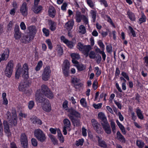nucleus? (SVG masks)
Returning a JSON list of instances; mask_svg holds the SVG:
<instances>
[{
  "label": "nucleus",
  "instance_id": "f257e3e1",
  "mask_svg": "<svg viewBox=\"0 0 148 148\" xmlns=\"http://www.w3.org/2000/svg\"><path fill=\"white\" fill-rule=\"evenodd\" d=\"M68 112L69 113L68 116L73 125L76 127L80 126V122L78 118H81L80 114L72 108H69L68 110Z\"/></svg>",
  "mask_w": 148,
  "mask_h": 148
},
{
  "label": "nucleus",
  "instance_id": "f03ea898",
  "mask_svg": "<svg viewBox=\"0 0 148 148\" xmlns=\"http://www.w3.org/2000/svg\"><path fill=\"white\" fill-rule=\"evenodd\" d=\"M28 66L26 63H25L23 67V77L25 79L22 81L19 84L18 86L19 90L22 91L24 90L25 88L29 86V83L27 80L29 77L28 74Z\"/></svg>",
  "mask_w": 148,
  "mask_h": 148
},
{
  "label": "nucleus",
  "instance_id": "7ed1b4c3",
  "mask_svg": "<svg viewBox=\"0 0 148 148\" xmlns=\"http://www.w3.org/2000/svg\"><path fill=\"white\" fill-rule=\"evenodd\" d=\"M17 119H16V120H15L14 118H12V120L9 121V123L7 121L5 120L3 121V125L4 131L7 135L8 136H10L11 134L9 128V126H10V127L16 126L17 124Z\"/></svg>",
  "mask_w": 148,
  "mask_h": 148
},
{
  "label": "nucleus",
  "instance_id": "20e7f679",
  "mask_svg": "<svg viewBox=\"0 0 148 148\" xmlns=\"http://www.w3.org/2000/svg\"><path fill=\"white\" fill-rule=\"evenodd\" d=\"M39 93L49 99H52L53 97V95L52 92L46 85L44 84L41 86L40 92Z\"/></svg>",
  "mask_w": 148,
  "mask_h": 148
},
{
  "label": "nucleus",
  "instance_id": "39448f33",
  "mask_svg": "<svg viewBox=\"0 0 148 148\" xmlns=\"http://www.w3.org/2000/svg\"><path fill=\"white\" fill-rule=\"evenodd\" d=\"M34 134L37 139L41 142L45 141L46 136L43 132L40 129H37L34 131Z\"/></svg>",
  "mask_w": 148,
  "mask_h": 148
},
{
  "label": "nucleus",
  "instance_id": "423d86ee",
  "mask_svg": "<svg viewBox=\"0 0 148 148\" xmlns=\"http://www.w3.org/2000/svg\"><path fill=\"white\" fill-rule=\"evenodd\" d=\"M14 66V64L13 60L10 61L8 63L5 71V75L7 77H11L12 73Z\"/></svg>",
  "mask_w": 148,
  "mask_h": 148
},
{
  "label": "nucleus",
  "instance_id": "0eeeda50",
  "mask_svg": "<svg viewBox=\"0 0 148 148\" xmlns=\"http://www.w3.org/2000/svg\"><path fill=\"white\" fill-rule=\"evenodd\" d=\"M35 97L36 101L38 103H41L42 104L45 103H47L49 101L45 97L44 95L38 93V90L37 91L35 94Z\"/></svg>",
  "mask_w": 148,
  "mask_h": 148
},
{
  "label": "nucleus",
  "instance_id": "6e6552de",
  "mask_svg": "<svg viewBox=\"0 0 148 148\" xmlns=\"http://www.w3.org/2000/svg\"><path fill=\"white\" fill-rule=\"evenodd\" d=\"M51 71L49 66L46 67L44 69L42 75V79L45 81L48 80L50 78Z\"/></svg>",
  "mask_w": 148,
  "mask_h": 148
},
{
  "label": "nucleus",
  "instance_id": "1a4fd4ad",
  "mask_svg": "<svg viewBox=\"0 0 148 148\" xmlns=\"http://www.w3.org/2000/svg\"><path fill=\"white\" fill-rule=\"evenodd\" d=\"M20 141L22 147L23 148H28L27 137L25 134L22 133L21 134Z\"/></svg>",
  "mask_w": 148,
  "mask_h": 148
},
{
  "label": "nucleus",
  "instance_id": "9d476101",
  "mask_svg": "<svg viewBox=\"0 0 148 148\" xmlns=\"http://www.w3.org/2000/svg\"><path fill=\"white\" fill-rule=\"evenodd\" d=\"M33 35L31 36L30 34L27 33L22 37L21 38L22 42L25 44L28 43L30 42L31 40L34 38Z\"/></svg>",
  "mask_w": 148,
  "mask_h": 148
},
{
  "label": "nucleus",
  "instance_id": "9b49d317",
  "mask_svg": "<svg viewBox=\"0 0 148 148\" xmlns=\"http://www.w3.org/2000/svg\"><path fill=\"white\" fill-rule=\"evenodd\" d=\"M14 36L15 39L18 40L20 39L21 37L22 33L20 31L19 27L18 25H15L14 29Z\"/></svg>",
  "mask_w": 148,
  "mask_h": 148
},
{
  "label": "nucleus",
  "instance_id": "f8f14e48",
  "mask_svg": "<svg viewBox=\"0 0 148 148\" xmlns=\"http://www.w3.org/2000/svg\"><path fill=\"white\" fill-rule=\"evenodd\" d=\"M20 11L22 14L24 16L27 14V8L26 3L25 2L22 4L20 8Z\"/></svg>",
  "mask_w": 148,
  "mask_h": 148
},
{
  "label": "nucleus",
  "instance_id": "ddd939ff",
  "mask_svg": "<svg viewBox=\"0 0 148 148\" xmlns=\"http://www.w3.org/2000/svg\"><path fill=\"white\" fill-rule=\"evenodd\" d=\"M98 118L100 120L101 125L108 122L106 117L104 114L102 112H100L98 114Z\"/></svg>",
  "mask_w": 148,
  "mask_h": 148
},
{
  "label": "nucleus",
  "instance_id": "4468645a",
  "mask_svg": "<svg viewBox=\"0 0 148 148\" xmlns=\"http://www.w3.org/2000/svg\"><path fill=\"white\" fill-rule=\"evenodd\" d=\"M96 137L97 138L98 145L101 147L107 148V145L106 142L99 136H96Z\"/></svg>",
  "mask_w": 148,
  "mask_h": 148
},
{
  "label": "nucleus",
  "instance_id": "2eb2a0df",
  "mask_svg": "<svg viewBox=\"0 0 148 148\" xmlns=\"http://www.w3.org/2000/svg\"><path fill=\"white\" fill-rule=\"evenodd\" d=\"M102 127L105 132L108 134H110L111 131L110 125L108 122L101 125Z\"/></svg>",
  "mask_w": 148,
  "mask_h": 148
},
{
  "label": "nucleus",
  "instance_id": "dca6fc26",
  "mask_svg": "<svg viewBox=\"0 0 148 148\" xmlns=\"http://www.w3.org/2000/svg\"><path fill=\"white\" fill-rule=\"evenodd\" d=\"M42 105V109L45 111L49 112L51 110V104L49 101L47 103H45Z\"/></svg>",
  "mask_w": 148,
  "mask_h": 148
},
{
  "label": "nucleus",
  "instance_id": "f3484780",
  "mask_svg": "<svg viewBox=\"0 0 148 148\" xmlns=\"http://www.w3.org/2000/svg\"><path fill=\"white\" fill-rule=\"evenodd\" d=\"M91 122L92 123V124L93 127L95 130L98 133H99V128L98 125H99V124L96 120L94 119H92Z\"/></svg>",
  "mask_w": 148,
  "mask_h": 148
},
{
  "label": "nucleus",
  "instance_id": "a211bd4d",
  "mask_svg": "<svg viewBox=\"0 0 148 148\" xmlns=\"http://www.w3.org/2000/svg\"><path fill=\"white\" fill-rule=\"evenodd\" d=\"M29 32L28 34H30L31 36L33 35L34 37L36 32V28L35 26H31L28 27Z\"/></svg>",
  "mask_w": 148,
  "mask_h": 148
},
{
  "label": "nucleus",
  "instance_id": "6ab92c4d",
  "mask_svg": "<svg viewBox=\"0 0 148 148\" xmlns=\"http://www.w3.org/2000/svg\"><path fill=\"white\" fill-rule=\"evenodd\" d=\"M73 25V21H69L66 23L64 25V27L68 30L70 31L72 29Z\"/></svg>",
  "mask_w": 148,
  "mask_h": 148
},
{
  "label": "nucleus",
  "instance_id": "aec40b11",
  "mask_svg": "<svg viewBox=\"0 0 148 148\" xmlns=\"http://www.w3.org/2000/svg\"><path fill=\"white\" fill-rule=\"evenodd\" d=\"M6 52H4L2 54L0 59H1L2 60H6L8 57L9 51L8 49L5 50Z\"/></svg>",
  "mask_w": 148,
  "mask_h": 148
},
{
  "label": "nucleus",
  "instance_id": "412c9836",
  "mask_svg": "<svg viewBox=\"0 0 148 148\" xmlns=\"http://www.w3.org/2000/svg\"><path fill=\"white\" fill-rule=\"evenodd\" d=\"M55 12L54 8L52 7H50L48 10L49 16L52 18H53L55 16Z\"/></svg>",
  "mask_w": 148,
  "mask_h": 148
},
{
  "label": "nucleus",
  "instance_id": "4be33fe9",
  "mask_svg": "<svg viewBox=\"0 0 148 148\" xmlns=\"http://www.w3.org/2000/svg\"><path fill=\"white\" fill-rule=\"evenodd\" d=\"M116 135L118 139L120 140V141L122 143H125V139L124 137L121 134L119 131H118Z\"/></svg>",
  "mask_w": 148,
  "mask_h": 148
},
{
  "label": "nucleus",
  "instance_id": "5701e85b",
  "mask_svg": "<svg viewBox=\"0 0 148 148\" xmlns=\"http://www.w3.org/2000/svg\"><path fill=\"white\" fill-rule=\"evenodd\" d=\"M30 119L32 123L34 124H37L40 125L42 124V121L36 117L32 118H31Z\"/></svg>",
  "mask_w": 148,
  "mask_h": 148
},
{
  "label": "nucleus",
  "instance_id": "b1692460",
  "mask_svg": "<svg viewBox=\"0 0 148 148\" xmlns=\"http://www.w3.org/2000/svg\"><path fill=\"white\" fill-rule=\"evenodd\" d=\"M84 15L81 14V13L79 12H77L75 15L76 20L77 22H80L81 20L82 19L83 17V16Z\"/></svg>",
  "mask_w": 148,
  "mask_h": 148
},
{
  "label": "nucleus",
  "instance_id": "393cba45",
  "mask_svg": "<svg viewBox=\"0 0 148 148\" xmlns=\"http://www.w3.org/2000/svg\"><path fill=\"white\" fill-rule=\"evenodd\" d=\"M127 14L130 19L132 21H135L136 20L135 16L134 14L129 11L127 12Z\"/></svg>",
  "mask_w": 148,
  "mask_h": 148
},
{
  "label": "nucleus",
  "instance_id": "a878e982",
  "mask_svg": "<svg viewBox=\"0 0 148 148\" xmlns=\"http://www.w3.org/2000/svg\"><path fill=\"white\" fill-rule=\"evenodd\" d=\"M37 6L34 5V12L37 14L40 12L42 9V7L41 6Z\"/></svg>",
  "mask_w": 148,
  "mask_h": 148
},
{
  "label": "nucleus",
  "instance_id": "bb28decb",
  "mask_svg": "<svg viewBox=\"0 0 148 148\" xmlns=\"http://www.w3.org/2000/svg\"><path fill=\"white\" fill-rule=\"evenodd\" d=\"M136 112L138 118L140 119H143V116L142 114L141 110L138 108L136 109Z\"/></svg>",
  "mask_w": 148,
  "mask_h": 148
},
{
  "label": "nucleus",
  "instance_id": "cd10ccee",
  "mask_svg": "<svg viewBox=\"0 0 148 148\" xmlns=\"http://www.w3.org/2000/svg\"><path fill=\"white\" fill-rule=\"evenodd\" d=\"M23 69H22L20 67L18 68L15 73V77L16 79H18L19 78L21 72L23 74Z\"/></svg>",
  "mask_w": 148,
  "mask_h": 148
},
{
  "label": "nucleus",
  "instance_id": "c85d7f7f",
  "mask_svg": "<svg viewBox=\"0 0 148 148\" xmlns=\"http://www.w3.org/2000/svg\"><path fill=\"white\" fill-rule=\"evenodd\" d=\"M80 80V79L78 78H77L76 77H74L72 78L71 81L74 84L77 83V84H76L75 85V86H81V85L82 84L81 83H80L79 84L78 83L79 82Z\"/></svg>",
  "mask_w": 148,
  "mask_h": 148
},
{
  "label": "nucleus",
  "instance_id": "c756f323",
  "mask_svg": "<svg viewBox=\"0 0 148 148\" xmlns=\"http://www.w3.org/2000/svg\"><path fill=\"white\" fill-rule=\"evenodd\" d=\"M63 123L65 125L64 126L66 127H70L71 126V122L70 121L67 119H65L63 120Z\"/></svg>",
  "mask_w": 148,
  "mask_h": 148
},
{
  "label": "nucleus",
  "instance_id": "7c9ffc66",
  "mask_svg": "<svg viewBox=\"0 0 148 148\" xmlns=\"http://www.w3.org/2000/svg\"><path fill=\"white\" fill-rule=\"evenodd\" d=\"M11 112L12 118H14L15 120H16V119H17L16 110L14 108H12Z\"/></svg>",
  "mask_w": 148,
  "mask_h": 148
},
{
  "label": "nucleus",
  "instance_id": "2f4dec72",
  "mask_svg": "<svg viewBox=\"0 0 148 148\" xmlns=\"http://www.w3.org/2000/svg\"><path fill=\"white\" fill-rule=\"evenodd\" d=\"M90 13L91 15L92 18L93 19V22H95L96 20V12L93 10H92L90 11Z\"/></svg>",
  "mask_w": 148,
  "mask_h": 148
},
{
  "label": "nucleus",
  "instance_id": "473e14b6",
  "mask_svg": "<svg viewBox=\"0 0 148 148\" xmlns=\"http://www.w3.org/2000/svg\"><path fill=\"white\" fill-rule=\"evenodd\" d=\"M79 32L82 34H84L86 32V29L85 26L83 25H81L79 27Z\"/></svg>",
  "mask_w": 148,
  "mask_h": 148
},
{
  "label": "nucleus",
  "instance_id": "72a5a7b5",
  "mask_svg": "<svg viewBox=\"0 0 148 148\" xmlns=\"http://www.w3.org/2000/svg\"><path fill=\"white\" fill-rule=\"evenodd\" d=\"M42 62L41 61H39L37 65L35 68V70L36 71H39L42 67Z\"/></svg>",
  "mask_w": 148,
  "mask_h": 148
},
{
  "label": "nucleus",
  "instance_id": "f704fd0d",
  "mask_svg": "<svg viewBox=\"0 0 148 148\" xmlns=\"http://www.w3.org/2000/svg\"><path fill=\"white\" fill-rule=\"evenodd\" d=\"M146 17L144 14H142L141 15V17L139 19V21L140 22V24H141L143 22L146 21Z\"/></svg>",
  "mask_w": 148,
  "mask_h": 148
},
{
  "label": "nucleus",
  "instance_id": "c9c22d12",
  "mask_svg": "<svg viewBox=\"0 0 148 148\" xmlns=\"http://www.w3.org/2000/svg\"><path fill=\"white\" fill-rule=\"evenodd\" d=\"M77 67L78 70L80 71H82L85 69L84 66L82 64H78L76 65Z\"/></svg>",
  "mask_w": 148,
  "mask_h": 148
},
{
  "label": "nucleus",
  "instance_id": "e433bc0d",
  "mask_svg": "<svg viewBox=\"0 0 148 148\" xmlns=\"http://www.w3.org/2000/svg\"><path fill=\"white\" fill-rule=\"evenodd\" d=\"M64 67L63 69H69V63L67 60H65L64 62L63 63Z\"/></svg>",
  "mask_w": 148,
  "mask_h": 148
},
{
  "label": "nucleus",
  "instance_id": "4c0bfd02",
  "mask_svg": "<svg viewBox=\"0 0 148 148\" xmlns=\"http://www.w3.org/2000/svg\"><path fill=\"white\" fill-rule=\"evenodd\" d=\"M91 49V47L90 45L84 46V49L82 51L84 52H89Z\"/></svg>",
  "mask_w": 148,
  "mask_h": 148
},
{
  "label": "nucleus",
  "instance_id": "58836bf2",
  "mask_svg": "<svg viewBox=\"0 0 148 148\" xmlns=\"http://www.w3.org/2000/svg\"><path fill=\"white\" fill-rule=\"evenodd\" d=\"M136 145L139 148H143L144 145L143 142L139 140H137L136 141Z\"/></svg>",
  "mask_w": 148,
  "mask_h": 148
},
{
  "label": "nucleus",
  "instance_id": "ea45409f",
  "mask_svg": "<svg viewBox=\"0 0 148 148\" xmlns=\"http://www.w3.org/2000/svg\"><path fill=\"white\" fill-rule=\"evenodd\" d=\"M71 57L72 59L78 60L80 58L79 55L77 53H73L71 54Z\"/></svg>",
  "mask_w": 148,
  "mask_h": 148
},
{
  "label": "nucleus",
  "instance_id": "a19ab883",
  "mask_svg": "<svg viewBox=\"0 0 148 148\" xmlns=\"http://www.w3.org/2000/svg\"><path fill=\"white\" fill-rule=\"evenodd\" d=\"M68 47L71 48H72L73 46V44L74 43L72 41H69V40L65 43Z\"/></svg>",
  "mask_w": 148,
  "mask_h": 148
},
{
  "label": "nucleus",
  "instance_id": "79ce46f5",
  "mask_svg": "<svg viewBox=\"0 0 148 148\" xmlns=\"http://www.w3.org/2000/svg\"><path fill=\"white\" fill-rule=\"evenodd\" d=\"M49 137L54 145L57 143V140L54 136L51 134H50L49 135Z\"/></svg>",
  "mask_w": 148,
  "mask_h": 148
},
{
  "label": "nucleus",
  "instance_id": "37998d69",
  "mask_svg": "<svg viewBox=\"0 0 148 148\" xmlns=\"http://www.w3.org/2000/svg\"><path fill=\"white\" fill-rule=\"evenodd\" d=\"M80 103L84 107H86L87 106V103L85 99L84 98L81 99L80 100Z\"/></svg>",
  "mask_w": 148,
  "mask_h": 148
},
{
  "label": "nucleus",
  "instance_id": "c03bdc74",
  "mask_svg": "<svg viewBox=\"0 0 148 148\" xmlns=\"http://www.w3.org/2000/svg\"><path fill=\"white\" fill-rule=\"evenodd\" d=\"M50 29L51 31H54L56 28V27L54 25V23L53 22L51 21L50 24Z\"/></svg>",
  "mask_w": 148,
  "mask_h": 148
},
{
  "label": "nucleus",
  "instance_id": "a18cd8bd",
  "mask_svg": "<svg viewBox=\"0 0 148 148\" xmlns=\"http://www.w3.org/2000/svg\"><path fill=\"white\" fill-rule=\"evenodd\" d=\"M106 49L107 52L110 53H111L112 51V47L111 45H107Z\"/></svg>",
  "mask_w": 148,
  "mask_h": 148
},
{
  "label": "nucleus",
  "instance_id": "49530a36",
  "mask_svg": "<svg viewBox=\"0 0 148 148\" xmlns=\"http://www.w3.org/2000/svg\"><path fill=\"white\" fill-rule=\"evenodd\" d=\"M34 105V101H31L28 103V107L29 109L31 110L33 107Z\"/></svg>",
  "mask_w": 148,
  "mask_h": 148
},
{
  "label": "nucleus",
  "instance_id": "de8ad7c7",
  "mask_svg": "<svg viewBox=\"0 0 148 148\" xmlns=\"http://www.w3.org/2000/svg\"><path fill=\"white\" fill-rule=\"evenodd\" d=\"M98 45L100 48L102 49V50H103L105 49V46L101 40H99L98 42Z\"/></svg>",
  "mask_w": 148,
  "mask_h": 148
},
{
  "label": "nucleus",
  "instance_id": "09e8293b",
  "mask_svg": "<svg viewBox=\"0 0 148 148\" xmlns=\"http://www.w3.org/2000/svg\"><path fill=\"white\" fill-rule=\"evenodd\" d=\"M46 42L48 45L49 49H52V46L50 40L49 39L47 40L46 41Z\"/></svg>",
  "mask_w": 148,
  "mask_h": 148
},
{
  "label": "nucleus",
  "instance_id": "8fccbe9b",
  "mask_svg": "<svg viewBox=\"0 0 148 148\" xmlns=\"http://www.w3.org/2000/svg\"><path fill=\"white\" fill-rule=\"evenodd\" d=\"M115 123L113 121H111L110 125L112 130V131L114 133L115 132Z\"/></svg>",
  "mask_w": 148,
  "mask_h": 148
},
{
  "label": "nucleus",
  "instance_id": "3c124183",
  "mask_svg": "<svg viewBox=\"0 0 148 148\" xmlns=\"http://www.w3.org/2000/svg\"><path fill=\"white\" fill-rule=\"evenodd\" d=\"M95 53L93 51H91L90 52L89 56L91 59H95Z\"/></svg>",
  "mask_w": 148,
  "mask_h": 148
},
{
  "label": "nucleus",
  "instance_id": "603ef678",
  "mask_svg": "<svg viewBox=\"0 0 148 148\" xmlns=\"http://www.w3.org/2000/svg\"><path fill=\"white\" fill-rule=\"evenodd\" d=\"M84 140L83 139H79L78 141H77L76 143V145L77 146L79 145H82L83 144Z\"/></svg>",
  "mask_w": 148,
  "mask_h": 148
},
{
  "label": "nucleus",
  "instance_id": "864d4df0",
  "mask_svg": "<svg viewBox=\"0 0 148 148\" xmlns=\"http://www.w3.org/2000/svg\"><path fill=\"white\" fill-rule=\"evenodd\" d=\"M102 104L101 103H98L97 104L94 103L93 104V107L96 109L100 108L101 107Z\"/></svg>",
  "mask_w": 148,
  "mask_h": 148
},
{
  "label": "nucleus",
  "instance_id": "5fc2aeb1",
  "mask_svg": "<svg viewBox=\"0 0 148 148\" xmlns=\"http://www.w3.org/2000/svg\"><path fill=\"white\" fill-rule=\"evenodd\" d=\"M129 29L130 30L131 33L132 34L133 36L134 37L136 36V34L135 32L133 30V28L130 26H129L128 27Z\"/></svg>",
  "mask_w": 148,
  "mask_h": 148
},
{
  "label": "nucleus",
  "instance_id": "6e6d98bb",
  "mask_svg": "<svg viewBox=\"0 0 148 148\" xmlns=\"http://www.w3.org/2000/svg\"><path fill=\"white\" fill-rule=\"evenodd\" d=\"M68 102L67 101L65 100L63 103L62 106L64 108V109H65L66 110H68L69 109H68Z\"/></svg>",
  "mask_w": 148,
  "mask_h": 148
},
{
  "label": "nucleus",
  "instance_id": "4d7b16f0",
  "mask_svg": "<svg viewBox=\"0 0 148 148\" xmlns=\"http://www.w3.org/2000/svg\"><path fill=\"white\" fill-rule=\"evenodd\" d=\"M32 143V145L36 147L37 145V140L35 138H33L31 140Z\"/></svg>",
  "mask_w": 148,
  "mask_h": 148
},
{
  "label": "nucleus",
  "instance_id": "13d9d810",
  "mask_svg": "<svg viewBox=\"0 0 148 148\" xmlns=\"http://www.w3.org/2000/svg\"><path fill=\"white\" fill-rule=\"evenodd\" d=\"M95 58H97V59L96 60V62L98 64H99L100 63L101 60V56L98 54L97 56Z\"/></svg>",
  "mask_w": 148,
  "mask_h": 148
},
{
  "label": "nucleus",
  "instance_id": "bf43d9fd",
  "mask_svg": "<svg viewBox=\"0 0 148 148\" xmlns=\"http://www.w3.org/2000/svg\"><path fill=\"white\" fill-rule=\"evenodd\" d=\"M69 69H63V72L64 75L67 77L69 75Z\"/></svg>",
  "mask_w": 148,
  "mask_h": 148
},
{
  "label": "nucleus",
  "instance_id": "052dcab7",
  "mask_svg": "<svg viewBox=\"0 0 148 148\" xmlns=\"http://www.w3.org/2000/svg\"><path fill=\"white\" fill-rule=\"evenodd\" d=\"M78 46L79 47L78 49L80 51H82L84 49V46L81 42H79L78 44Z\"/></svg>",
  "mask_w": 148,
  "mask_h": 148
},
{
  "label": "nucleus",
  "instance_id": "680f3d73",
  "mask_svg": "<svg viewBox=\"0 0 148 148\" xmlns=\"http://www.w3.org/2000/svg\"><path fill=\"white\" fill-rule=\"evenodd\" d=\"M83 18L82 19L83 20L84 22V23H85V24H88V18L86 17L84 15L83 16Z\"/></svg>",
  "mask_w": 148,
  "mask_h": 148
},
{
  "label": "nucleus",
  "instance_id": "e2e57ef3",
  "mask_svg": "<svg viewBox=\"0 0 148 148\" xmlns=\"http://www.w3.org/2000/svg\"><path fill=\"white\" fill-rule=\"evenodd\" d=\"M43 32L45 34L46 36H48L49 35V31L45 28H43L42 30Z\"/></svg>",
  "mask_w": 148,
  "mask_h": 148
},
{
  "label": "nucleus",
  "instance_id": "0e129e2a",
  "mask_svg": "<svg viewBox=\"0 0 148 148\" xmlns=\"http://www.w3.org/2000/svg\"><path fill=\"white\" fill-rule=\"evenodd\" d=\"M121 75L127 80H129V78L128 76L125 72H122L121 73Z\"/></svg>",
  "mask_w": 148,
  "mask_h": 148
},
{
  "label": "nucleus",
  "instance_id": "69168bd1",
  "mask_svg": "<svg viewBox=\"0 0 148 148\" xmlns=\"http://www.w3.org/2000/svg\"><path fill=\"white\" fill-rule=\"evenodd\" d=\"M20 26L22 29L25 30L26 29V26L23 22H21V23L20 25Z\"/></svg>",
  "mask_w": 148,
  "mask_h": 148
},
{
  "label": "nucleus",
  "instance_id": "338daca9",
  "mask_svg": "<svg viewBox=\"0 0 148 148\" xmlns=\"http://www.w3.org/2000/svg\"><path fill=\"white\" fill-rule=\"evenodd\" d=\"M67 6V4L66 3H63L61 6V9L63 10H65L66 9V7Z\"/></svg>",
  "mask_w": 148,
  "mask_h": 148
},
{
  "label": "nucleus",
  "instance_id": "774afa93",
  "mask_svg": "<svg viewBox=\"0 0 148 148\" xmlns=\"http://www.w3.org/2000/svg\"><path fill=\"white\" fill-rule=\"evenodd\" d=\"M10 148H17L16 144L14 142H12L10 144Z\"/></svg>",
  "mask_w": 148,
  "mask_h": 148
}]
</instances>
